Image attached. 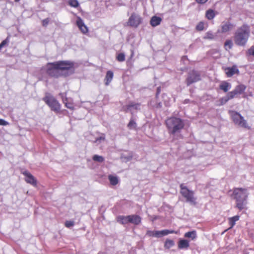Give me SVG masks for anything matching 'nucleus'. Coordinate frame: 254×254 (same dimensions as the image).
Wrapping results in <instances>:
<instances>
[{"instance_id": "nucleus-1", "label": "nucleus", "mask_w": 254, "mask_h": 254, "mask_svg": "<svg viewBox=\"0 0 254 254\" xmlns=\"http://www.w3.org/2000/svg\"><path fill=\"white\" fill-rule=\"evenodd\" d=\"M46 73L52 77L58 78L61 76H66L68 74L64 72L73 71L74 64L69 61H59L53 63H48L46 65Z\"/></svg>"}, {"instance_id": "nucleus-2", "label": "nucleus", "mask_w": 254, "mask_h": 254, "mask_svg": "<svg viewBox=\"0 0 254 254\" xmlns=\"http://www.w3.org/2000/svg\"><path fill=\"white\" fill-rule=\"evenodd\" d=\"M250 36V26L244 24L238 28L234 35L235 44L240 47L246 46Z\"/></svg>"}, {"instance_id": "nucleus-3", "label": "nucleus", "mask_w": 254, "mask_h": 254, "mask_svg": "<svg viewBox=\"0 0 254 254\" xmlns=\"http://www.w3.org/2000/svg\"><path fill=\"white\" fill-rule=\"evenodd\" d=\"M165 125L170 134L180 133L185 127L184 121L180 118L171 117L165 121Z\"/></svg>"}, {"instance_id": "nucleus-4", "label": "nucleus", "mask_w": 254, "mask_h": 254, "mask_svg": "<svg viewBox=\"0 0 254 254\" xmlns=\"http://www.w3.org/2000/svg\"><path fill=\"white\" fill-rule=\"evenodd\" d=\"M233 195L236 201V207L240 210L245 209L248 197L247 190L243 188H235L234 189Z\"/></svg>"}, {"instance_id": "nucleus-5", "label": "nucleus", "mask_w": 254, "mask_h": 254, "mask_svg": "<svg viewBox=\"0 0 254 254\" xmlns=\"http://www.w3.org/2000/svg\"><path fill=\"white\" fill-rule=\"evenodd\" d=\"M229 114L235 125L245 128L251 129V127L249 125L247 120L239 113L230 110L229 111Z\"/></svg>"}, {"instance_id": "nucleus-6", "label": "nucleus", "mask_w": 254, "mask_h": 254, "mask_svg": "<svg viewBox=\"0 0 254 254\" xmlns=\"http://www.w3.org/2000/svg\"><path fill=\"white\" fill-rule=\"evenodd\" d=\"M180 193L185 198L186 201L191 204L196 205L197 203L196 198L194 196V191L189 190L183 184L180 185Z\"/></svg>"}, {"instance_id": "nucleus-7", "label": "nucleus", "mask_w": 254, "mask_h": 254, "mask_svg": "<svg viewBox=\"0 0 254 254\" xmlns=\"http://www.w3.org/2000/svg\"><path fill=\"white\" fill-rule=\"evenodd\" d=\"M43 100L50 107L51 110L56 113L60 112L61 105L59 102L50 94H46Z\"/></svg>"}, {"instance_id": "nucleus-8", "label": "nucleus", "mask_w": 254, "mask_h": 254, "mask_svg": "<svg viewBox=\"0 0 254 254\" xmlns=\"http://www.w3.org/2000/svg\"><path fill=\"white\" fill-rule=\"evenodd\" d=\"M200 74L196 70H192L189 72L188 77L186 80L187 86L200 80Z\"/></svg>"}, {"instance_id": "nucleus-9", "label": "nucleus", "mask_w": 254, "mask_h": 254, "mask_svg": "<svg viewBox=\"0 0 254 254\" xmlns=\"http://www.w3.org/2000/svg\"><path fill=\"white\" fill-rule=\"evenodd\" d=\"M142 22L141 17L135 13H132L129 17L127 24L132 27H137Z\"/></svg>"}, {"instance_id": "nucleus-10", "label": "nucleus", "mask_w": 254, "mask_h": 254, "mask_svg": "<svg viewBox=\"0 0 254 254\" xmlns=\"http://www.w3.org/2000/svg\"><path fill=\"white\" fill-rule=\"evenodd\" d=\"M177 234V232L174 230H163L162 231H147L146 235L149 237H160L167 235L169 234Z\"/></svg>"}, {"instance_id": "nucleus-11", "label": "nucleus", "mask_w": 254, "mask_h": 254, "mask_svg": "<svg viewBox=\"0 0 254 254\" xmlns=\"http://www.w3.org/2000/svg\"><path fill=\"white\" fill-rule=\"evenodd\" d=\"M246 86L244 84H240L236 86L235 89L228 92L227 94L231 99L237 98L239 95L242 94L246 89Z\"/></svg>"}, {"instance_id": "nucleus-12", "label": "nucleus", "mask_w": 254, "mask_h": 254, "mask_svg": "<svg viewBox=\"0 0 254 254\" xmlns=\"http://www.w3.org/2000/svg\"><path fill=\"white\" fill-rule=\"evenodd\" d=\"M223 69L227 77H231L235 74H240V71L236 65H233L231 67H223Z\"/></svg>"}, {"instance_id": "nucleus-13", "label": "nucleus", "mask_w": 254, "mask_h": 254, "mask_svg": "<svg viewBox=\"0 0 254 254\" xmlns=\"http://www.w3.org/2000/svg\"><path fill=\"white\" fill-rule=\"evenodd\" d=\"M60 95L62 98L63 102L64 104L65 107L70 110H73L74 109L73 102L66 97V93H60Z\"/></svg>"}, {"instance_id": "nucleus-14", "label": "nucleus", "mask_w": 254, "mask_h": 254, "mask_svg": "<svg viewBox=\"0 0 254 254\" xmlns=\"http://www.w3.org/2000/svg\"><path fill=\"white\" fill-rule=\"evenodd\" d=\"M22 174L25 176V181L28 184H30L34 186L37 185V180L35 177L29 172L25 171L22 172Z\"/></svg>"}, {"instance_id": "nucleus-15", "label": "nucleus", "mask_w": 254, "mask_h": 254, "mask_svg": "<svg viewBox=\"0 0 254 254\" xmlns=\"http://www.w3.org/2000/svg\"><path fill=\"white\" fill-rule=\"evenodd\" d=\"M234 27V25L229 21L223 22L221 25V31L222 33H225L231 31Z\"/></svg>"}, {"instance_id": "nucleus-16", "label": "nucleus", "mask_w": 254, "mask_h": 254, "mask_svg": "<svg viewBox=\"0 0 254 254\" xmlns=\"http://www.w3.org/2000/svg\"><path fill=\"white\" fill-rule=\"evenodd\" d=\"M76 23L80 31L83 34H85L88 32L87 26L84 24L83 20L80 17L77 18Z\"/></svg>"}, {"instance_id": "nucleus-17", "label": "nucleus", "mask_w": 254, "mask_h": 254, "mask_svg": "<svg viewBox=\"0 0 254 254\" xmlns=\"http://www.w3.org/2000/svg\"><path fill=\"white\" fill-rule=\"evenodd\" d=\"M128 222L135 225H139L141 221V218L137 215H128Z\"/></svg>"}, {"instance_id": "nucleus-18", "label": "nucleus", "mask_w": 254, "mask_h": 254, "mask_svg": "<svg viewBox=\"0 0 254 254\" xmlns=\"http://www.w3.org/2000/svg\"><path fill=\"white\" fill-rule=\"evenodd\" d=\"M114 76V73L111 70H108L106 72L105 78L104 79L105 84L106 86L109 85L110 82L112 81Z\"/></svg>"}, {"instance_id": "nucleus-19", "label": "nucleus", "mask_w": 254, "mask_h": 254, "mask_svg": "<svg viewBox=\"0 0 254 254\" xmlns=\"http://www.w3.org/2000/svg\"><path fill=\"white\" fill-rule=\"evenodd\" d=\"M162 21V18L157 16H153L151 17L150 24L152 27L159 25Z\"/></svg>"}, {"instance_id": "nucleus-20", "label": "nucleus", "mask_w": 254, "mask_h": 254, "mask_svg": "<svg viewBox=\"0 0 254 254\" xmlns=\"http://www.w3.org/2000/svg\"><path fill=\"white\" fill-rule=\"evenodd\" d=\"M140 103H136L133 102L129 103V104L127 105L126 106V112L127 111L130 110L131 109H133L135 110H140L139 107L140 106Z\"/></svg>"}, {"instance_id": "nucleus-21", "label": "nucleus", "mask_w": 254, "mask_h": 254, "mask_svg": "<svg viewBox=\"0 0 254 254\" xmlns=\"http://www.w3.org/2000/svg\"><path fill=\"white\" fill-rule=\"evenodd\" d=\"M190 246L189 242L187 240H180L178 244L179 249H188Z\"/></svg>"}, {"instance_id": "nucleus-22", "label": "nucleus", "mask_w": 254, "mask_h": 254, "mask_svg": "<svg viewBox=\"0 0 254 254\" xmlns=\"http://www.w3.org/2000/svg\"><path fill=\"white\" fill-rule=\"evenodd\" d=\"M231 87V84L227 81H222L219 85V88L224 92H227Z\"/></svg>"}, {"instance_id": "nucleus-23", "label": "nucleus", "mask_w": 254, "mask_h": 254, "mask_svg": "<svg viewBox=\"0 0 254 254\" xmlns=\"http://www.w3.org/2000/svg\"><path fill=\"white\" fill-rule=\"evenodd\" d=\"M128 215L127 216H123L120 215L117 217V221L118 222L120 223L121 224L125 225L128 223Z\"/></svg>"}, {"instance_id": "nucleus-24", "label": "nucleus", "mask_w": 254, "mask_h": 254, "mask_svg": "<svg viewBox=\"0 0 254 254\" xmlns=\"http://www.w3.org/2000/svg\"><path fill=\"white\" fill-rule=\"evenodd\" d=\"M240 219V216L239 215H236L232 217H230L228 218V223L230 225V227L229 229L232 228L236 224V222L238 221Z\"/></svg>"}, {"instance_id": "nucleus-25", "label": "nucleus", "mask_w": 254, "mask_h": 254, "mask_svg": "<svg viewBox=\"0 0 254 254\" xmlns=\"http://www.w3.org/2000/svg\"><path fill=\"white\" fill-rule=\"evenodd\" d=\"M216 15L215 11L212 9H208L205 13V17L208 20L213 19Z\"/></svg>"}, {"instance_id": "nucleus-26", "label": "nucleus", "mask_w": 254, "mask_h": 254, "mask_svg": "<svg viewBox=\"0 0 254 254\" xmlns=\"http://www.w3.org/2000/svg\"><path fill=\"white\" fill-rule=\"evenodd\" d=\"M108 179L111 185L112 186H116L119 183V179L117 176L109 175L108 176Z\"/></svg>"}, {"instance_id": "nucleus-27", "label": "nucleus", "mask_w": 254, "mask_h": 254, "mask_svg": "<svg viewBox=\"0 0 254 254\" xmlns=\"http://www.w3.org/2000/svg\"><path fill=\"white\" fill-rule=\"evenodd\" d=\"M233 43L231 40L227 39L224 43V47L226 50L228 51L231 49L233 47Z\"/></svg>"}, {"instance_id": "nucleus-28", "label": "nucleus", "mask_w": 254, "mask_h": 254, "mask_svg": "<svg viewBox=\"0 0 254 254\" xmlns=\"http://www.w3.org/2000/svg\"><path fill=\"white\" fill-rule=\"evenodd\" d=\"M185 237L186 238H190L192 240H194L196 237V233L195 231L188 232L185 233Z\"/></svg>"}, {"instance_id": "nucleus-29", "label": "nucleus", "mask_w": 254, "mask_h": 254, "mask_svg": "<svg viewBox=\"0 0 254 254\" xmlns=\"http://www.w3.org/2000/svg\"><path fill=\"white\" fill-rule=\"evenodd\" d=\"M175 245L174 241L172 240L167 239L164 244V248L166 249H169Z\"/></svg>"}, {"instance_id": "nucleus-30", "label": "nucleus", "mask_w": 254, "mask_h": 254, "mask_svg": "<svg viewBox=\"0 0 254 254\" xmlns=\"http://www.w3.org/2000/svg\"><path fill=\"white\" fill-rule=\"evenodd\" d=\"M127 127L130 129H135L136 127V124L134 120L132 119H130L129 122L127 125Z\"/></svg>"}, {"instance_id": "nucleus-31", "label": "nucleus", "mask_w": 254, "mask_h": 254, "mask_svg": "<svg viewBox=\"0 0 254 254\" xmlns=\"http://www.w3.org/2000/svg\"><path fill=\"white\" fill-rule=\"evenodd\" d=\"M92 159L95 162L100 163H102L104 161V157L98 155H94L92 157Z\"/></svg>"}, {"instance_id": "nucleus-32", "label": "nucleus", "mask_w": 254, "mask_h": 254, "mask_svg": "<svg viewBox=\"0 0 254 254\" xmlns=\"http://www.w3.org/2000/svg\"><path fill=\"white\" fill-rule=\"evenodd\" d=\"M68 3L70 6L75 8L77 7L79 5L77 0H68Z\"/></svg>"}, {"instance_id": "nucleus-33", "label": "nucleus", "mask_w": 254, "mask_h": 254, "mask_svg": "<svg viewBox=\"0 0 254 254\" xmlns=\"http://www.w3.org/2000/svg\"><path fill=\"white\" fill-rule=\"evenodd\" d=\"M230 100L231 99H230V98L229 97V95L227 94L226 96L223 97L220 99V105H223L224 104H225Z\"/></svg>"}, {"instance_id": "nucleus-34", "label": "nucleus", "mask_w": 254, "mask_h": 254, "mask_svg": "<svg viewBox=\"0 0 254 254\" xmlns=\"http://www.w3.org/2000/svg\"><path fill=\"white\" fill-rule=\"evenodd\" d=\"M195 29L198 31H201L204 29V23L202 21L199 22L196 26Z\"/></svg>"}, {"instance_id": "nucleus-35", "label": "nucleus", "mask_w": 254, "mask_h": 254, "mask_svg": "<svg viewBox=\"0 0 254 254\" xmlns=\"http://www.w3.org/2000/svg\"><path fill=\"white\" fill-rule=\"evenodd\" d=\"M116 59L119 62H124L125 60V55L124 53H120L117 55Z\"/></svg>"}, {"instance_id": "nucleus-36", "label": "nucleus", "mask_w": 254, "mask_h": 254, "mask_svg": "<svg viewBox=\"0 0 254 254\" xmlns=\"http://www.w3.org/2000/svg\"><path fill=\"white\" fill-rule=\"evenodd\" d=\"M9 38L8 37H7L5 39L3 40L1 42V43L0 44V50L3 46L7 45L9 43Z\"/></svg>"}, {"instance_id": "nucleus-37", "label": "nucleus", "mask_w": 254, "mask_h": 254, "mask_svg": "<svg viewBox=\"0 0 254 254\" xmlns=\"http://www.w3.org/2000/svg\"><path fill=\"white\" fill-rule=\"evenodd\" d=\"M74 224V223L73 221L69 220V221H66L65 222V226L67 228H70L71 227H72Z\"/></svg>"}, {"instance_id": "nucleus-38", "label": "nucleus", "mask_w": 254, "mask_h": 254, "mask_svg": "<svg viewBox=\"0 0 254 254\" xmlns=\"http://www.w3.org/2000/svg\"><path fill=\"white\" fill-rule=\"evenodd\" d=\"M247 54L249 56H253L254 57V46H252L248 51Z\"/></svg>"}, {"instance_id": "nucleus-39", "label": "nucleus", "mask_w": 254, "mask_h": 254, "mask_svg": "<svg viewBox=\"0 0 254 254\" xmlns=\"http://www.w3.org/2000/svg\"><path fill=\"white\" fill-rule=\"evenodd\" d=\"M50 22V19L47 18L42 21V24L43 27H47Z\"/></svg>"}, {"instance_id": "nucleus-40", "label": "nucleus", "mask_w": 254, "mask_h": 254, "mask_svg": "<svg viewBox=\"0 0 254 254\" xmlns=\"http://www.w3.org/2000/svg\"><path fill=\"white\" fill-rule=\"evenodd\" d=\"M206 38L209 39H213L215 38V36L211 32H207L206 33Z\"/></svg>"}, {"instance_id": "nucleus-41", "label": "nucleus", "mask_w": 254, "mask_h": 254, "mask_svg": "<svg viewBox=\"0 0 254 254\" xmlns=\"http://www.w3.org/2000/svg\"><path fill=\"white\" fill-rule=\"evenodd\" d=\"M8 125V123L6 121H4L3 119H0V125L1 126H7Z\"/></svg>"}, {"instance_id": "nucleus-42", "label": "nucleus", "mask_w": 254, "mask_h": 254, "mask_svg": "<svg viewBox=\"0 0 254 254\" xmlns=\"http://www.w3.org/2000/svg\"><path fill=\"white\" fill-rule=\"evenodd\" d=\"M161 87H157V91H156V97H158L159 96V95L160 94V93L161 92Z\"/></svg>"}, {"instance_id": "nucleus-43", "label": "nucleus", "mask_w": 254, "mask_h": 254, "mask_svg": "<svg viewBox=\"0 0 254 254\" xmlns=\"http://www.w3.org/2000/svg\"><path fill=\"white\" fill-rule=\"evenodd\" d=\"M196 1L200 4H204L208 0H195Z\"/></svg>"}, {"instance_id": "nucleus-44", "label": "nucleus", "mask_w": 254, "mask_h": 254, "mask_svg": "<svg viewBox=\"0 0 254 254\" xmlns=\"http://www.w3.org/2000/svg\"><path fill=\"white\" fill-rule=\"evenodd\" d=\"M99 139H104V137H100L99 138H97V141L99 140Z\"/></svg>"}, {"instance_id": "nucleus-45", "label": "nucleus", "mask_w": 254, "mask_h": 254, "mask_svg": "<svg viewBox=\"0 0 254 254\" xmlns=\"http://www.w3.org/2000/svg\"><path fill=\"white\" fill-rule=\"evenodd\" d=\"M20 0H14L15 2H17L19 1Z\"/></svg>"}]
</instances>
